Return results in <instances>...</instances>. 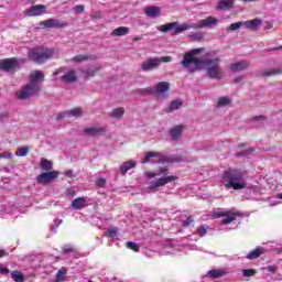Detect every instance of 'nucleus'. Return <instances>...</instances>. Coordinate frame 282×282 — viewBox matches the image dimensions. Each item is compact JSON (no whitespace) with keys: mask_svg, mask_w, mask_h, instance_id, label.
Here are the masks:
<instances>
[{"mask_svg":"<svg viewBox=\"0 0 282 282\" xmlns=\"http://www.w3.org/2000/svg\"><path fill=\"white\" fill-rule=\"evenodd\" d=\"M3 257V250H0V258Z\"/></svg>","mask_w":282,"mask_h":282,"instance_id":"nucleus-60","label":"nucleus"},{"mask_svg":"<svg viewBox=\"0 0 282 282\" xmlns=\"http://www.w3.org/2000/svg\"><path fill=\"white\" fill-rule=\"evenodd\" d=\"M73 12L75 14H83V12H85V6H83V4L75 6L73 8Z\"/></svg>","mask_w":282,"mask_h":282,"instance_id":"nucleus-42","label":"nucleus"},{"mask_svg":"<svg viewBox=\"0 0 282 282\" xmlns=\"http://www.w3.org/2000/svg\"><path fill=\"white\" fill-rule=\"evenodd\" d=\"M243 276H254L257 274V271L254 269H245L242 270Z\"/></svg>","mask_w":282,"mask_h":282,"instance_id":"nucleus-45","label":"nucleus"},{"mask_svg":"<svg viewBox=\"0 0 282 282\" xmlns=\"http://www.w3.org/2000/svg\"><path fill=\"white\" fill-rule=\"evenodd\" d=\"M29 151L30 150L28 148H19L18 151L15 152V155H18V158H25Z\"/></svg>","mask_w":282,"mask_h":282,"instance_id":"nucleus-38","label":"nucleus"},{"mask_svg":"<svg viewBox=\"0 0 282 282\" xmlns=\"http://www.w3.org/2000/svg\"><path fill=\"white\" fill-rule=\"evenodd\" d=\"M133 41H140V37L137 36V37L133 39Z\"/></svg>","mask_w":282,"mask_h":282,"instance_id":"nucleus-61","label":"nucleus"},{"mask_svg":"<svg viewBox=\"0 0 282 282\" xmlns=\"http://www.w3.org/2000/svg\"><path fill=\"white\" fill-rule=\"evenodd\" d=\"M53 76H58V70L54 72Z\"/></svg>","mask_w":282,"mask_h":282,"instance_id":"nucleus-59","label":"nucleus"},{"mask_svg":"<svg viewBox=\"0 0 282 282\" xmlns=\"http://www.w3.org/2000/svg\"><path fill=\"white\" fill-rule=\"evenodd\" d=\"M65 274H67V271L65 269H61L56 274V282L65 281Z\"/></svg>","mask_w":282,"mask_h":282,"instance_id":"nucleus-37","label":"nucleus"},{"mask_svg":"<svg viewBox=\"0 0 282 282\" xmlns=\"http://www.w3.org/2000/svg\"><path fill=\"white\" fill-rule=\"evenodd\" d=\"M108 237H110V239H117L118 238V228L113 227V228L109 229Z\"/></svg>","mask_w":282,"mask_h":282,"instance_id":"nucleus-41","label":"nucleus"},{"mask_svg":"<svg viewBox=\"0 0 282 282\" xmlns=\"http://www.w3.org/2000/svg\"><path fill=\"white\" fill-rule=\"evenodd\" d=\"M14 67H17V58H9L0 62V69L3 72H12Z\"/></svg>","mask_w":282,"mask_h":282,"instance_id":"nucleus-16","label":"nucleus"},{"mask_svg":"<svg viewBox=\"0 0 282 282\" xmlns=\"http://www.w3.org/2000/svg\"><path fill=\"white\" fill-rule=\"evenodd\" d=\"M67 116H73L74 118H80V116H83V108L78 107V108H74L72 110L66 111Z\"/></svg>","mask_w":282,"mask_h":282,"instance_id":"nucleus-34","label":"nucleus"},{"mask_svg":"<svg viewBox=\"0 0 282 282\" xmlns=\"http://www.w3.org/2000/svg\"><path fill=\"white\" fill-rule=\"evenodd\" d=\"M1 158H12V153L9 154H2Z\"/></svg>","mask_w":282,"mask_h":282,"instance_id":"nucleus-57","label":"nucleus"},{"mask_svg":"<svg viewBox=\"0 0 282 282\" xmlns=\"http://www.w3.org/2000/svg\"><path fill=\"white\" fill-rule=\"evenodd\" d=\"M279 74H282L281 68H271L269 70L262 72V76H276Z\"/></svg>","mask_w":282,"mask_h":282,"instance_id":"nucleus-35","label":"nucleus"},{"mask_svg":"<svg viewBox=\"0 0 282 282\" xmlns=\"http://www.w3.org/2000/svg\"><path fill=\"white\" fill-rule=\"evenodd\" d=\"M173 57L163 56V57H150L141 64L142 72H153V69H158L162 63H171Z\"/></svg>","mask_w":282,"mask_h":282,"instance_id":"nucleus-7","label":"nucleus"},{"mask_svg":"<svg viewBox=\"0 0 282 282\" xmlns=\"http://www.w3.org/2000/svg\"><path fill=\"white\" fill-rule=\"evenodd\" d=\"M191 39H193V41H202L204 40V33H192Z\"/></svg>","mask_w":282,"mask_h":282,"instance_id":"nucleus-46","label":"nucleus"},{"mask_svg":"<svg viewBox=\"0 0 282 282\" xmlns=\"http://www.w3.org/2000/svg\"><path fill=\"white\" fill-rule=\"evenodd\" d=\"M241 25H243V22L231 23L228 26V30L231 31V32H235V30H239L241 28Z\"/></svg>","mask_w":282,"mask_h":282,"instance_id":"nucleus-43","label":"nucleus"},{"mask_svg":"<svg viewBox=\"0 0 282 282\" xmlns=\"http://www.w3.org/2000/svg\"><path fill=\"white\" fill-rule=\"evenodd\" d=\"M67 117H68L67 111L61 112V113H58V115L55 117V120L61 121V120H63V119H65V118H67Z\"/></svg>","mask_w":282,"mask_h":282,"instance_id":"nucleus-50","label":"nucleus"},{"mask_svg":"<svg viewBox=\"0 0 282 282\" xmlns=\"http://www.w3.org/2000/svg\"><path fill=\"white\" fill-rule=\"evenodd\" d=\"M279 198L282 199V194H279Z\"/></svg>","mask_w":282,"mask_h":282,"instance_id":"nucleus-63","label":"nucleus"},{"mask_svg":"<svg viewBox=\"0 0 282 282\" xmlns=\"http://www.w3.org/2000/svg\"><path fill=\"white\" fill-rule=\"evenodd\" d=\"M268 272H276V267L269 265L267 267Z\"/></svg>","mask_w":282,"mask_h":282,"instance_id":"nucleus-53","label":"nucleus"},{"mask_svg":"<svg viewBox=\"0 0 282 282\" xmlns=\"http://www.w3.org/2000/svg\"><path fill=\"white\" fill-rule=\"evenodd\" d=\"M43 78H45V75L41 70L31 73L30 83L17 93V98H19V100H28L31 96L39 94V91H41L39 80H43Z\"/></svg>","mask_w":282,"mask_h":282,"instance_id":"nucleus-4","label":"nucleus"},{"mask_svg":"<svg viewBox=\"0 0 282 282\" xmlns=\"http://www.w3.org/2000/svg\"><path fill=\"white\" fill-rule=\"evenodd\" d=\"M47 7L44 4H35L25 11L28 17H41L45 14Z\"/></svg>","mask_w":282,"mask_h":282,"instance_id":"nucleus-11","label":"nucleus"},{"mask_svg":"<svg viewBox=\"0 0 282 282\" xmlns=\"http://www.w3.org/2000/svg\"><path fill=\"white\" fill-rule=\"evenodd\" d=\"M253 120L256 122H260L261 124H263V120H265V117L263 116H258V117H254Z\"/></svg>","mask_w":282,"mask_h":282,"instance_id":"nucleus-52","label":"nucleus"},{"mask_svg":"<svg viewBox=\"0 0 282 282\" xmlns=\"http://www.w3.org/2000/svg\"><path fill=\"white\" fill-rule=\"evenodd\" d=\"M84 61H89V57L86 55H76L73 57V63H83Z\"/></svg>","mask_w":282,"mask_h":282,"instance_id":"nucleus-39","label":"nucleus"},{"mask_svg":"<svg viewBox=\"0 0 282 282\" xmlns=\"http://www.w3.org/2000/svg\"><path fill=\"white\" fill-rule=\"evenodd\" d=\"M213 217L219 219V217H225L221 221L224 226H228V224H232L235 219H237V214L228 210L220 209L219 212H214Z\"/></svg>","mask_w":282,"mask_h":282,"instance_id":"nucleus-9","label":"nucleus"},{"mask_svg":"<svg viewBox=\"0 0 282 282\" xmlns=\"http://www.w3.org/2000/svg\"><path fill=\"white\" fill-rule=\"evenodd\" d=\"M234 80L235 83H241V80H243V76H238Z\"/></svg>","mask_w":282,"mask_h":282,"instance_id":"nucleus-54","label":"nucleus"},{"mask_svg":"<svg viewBox=\"0 0 282 282\" xmlns=\"http://www.w3.org/2000/svg\"><path fill=\"white\" fill-rule=\"evenodd\" d=\"M248 67H250V62L248 61H240L229 65V69L236 74L239 72H246Z\"/></svg>","mask_w":282,"mask_h":282,"instance_id":"nucleus-13","label":"nucleus"},{"mask_svg":"<svg viewBox=\"0 0 282 282\" xmlns=\"http://www.w3.org/2000/svg\"><path fill=\"white\" fill-rule=\"evenodd\" d=\"M98 72H100V66L82 70V74H84L86 78H91L93 76H96V73Z\"/></svg>","mask_w":282,"mask_h":282,"instance_id":"nucleus-31","label":"nucleus"},{"mask_svg":"<svg viewBox=\"0 0 282 282\" xmlns=\"http://www.w3.org/2000/svg\"><path fill=\"white\" fill-rule=\"evenodd\" d=\"M205 52L204 47L194 48L184 54L183 59L181 61V65H183L184 69L189 74L197 72L199 69H206L207 76L213 78L214 80H221L224 78V70L219 67V63H221V58L213 57L199 59V54Z\"/></svg>","mask_w":282,"mask_h":282,"instance_id":"nucleus-1","label":"nucleus"},{"mask_svg":"<svg viewBox=\"0 0 282 282\" xmlns=\"http://www.w3.org/2000/svg\"><path fill=\"white\" fill-rule=\"evenodd\" d=\"M219 23V20L214 17H208L207 19L200 20L197 23H183L176 29V32H186V30H202V28H215Z\"/></svg>","mask_w":282,"mask_h":282,"instance_id":"nucleus-6","label":"nucleus"},{"mask_svg":"<svg viewBox=\"0 0 282 282\" xmlns=\"http://www.w3.org/2000/svg\"><path fill=\"white\" fill-rule=\"evenodd\" d=\"M162 156L158 152H147L145 156L141 161L142 164H155V162H160Z\"/></svg>","mask_w":282,"mask_h":282,"instance_id":"nucleus-14","label":"nucleus"},{"mask_svg":"<svg viewBox=\"0 0 282 282\" xmlns=\"http://www.w3.org/2000/svg\"><path fill=\"white\" fill-rule=\"evenodd\" d=\"M162 10L160 7H147L145 8V14L147 17H150V19H158L160 17Z\"/></svg>","mask_w":282,"mask_h":282,"instance_id":"nucleus-21","label":"nucleus"},{"mask_svg":"<svg viewBox=\"0 0 282 282\" xmlns=\"http://www.w3.org/2000/svg\"><path fill=\"white\" fill-rule=\"evenodd\" d=\"M96 185L99 186V188H105L107 185V180L100 177L96 180Z\"/></svg>","mask_w":282,"mask_h":282,"instance_id":"nucleus-47","label":"nucleus"},{"mask_svg":"<svg viewBox=\"0 0 282 282\" xmlns=\"http://www.w3.org/2000/svg\"><path fill=\"white\" fill-rule=\"evenodd\" d=\"M182 107V100L175 99L172 100L170 106L165 109L166 113H173V111H177Z\"/></svg>","mask_w":282,"mask_h":282,"instance_id":"nucleus-27","label":"nucleus"},{"mask_svg":"<svg viewBox=\"0 0 282 282\" xmlns=\"http://www.w3.org/2000/svg\"><path fill=\"white\" fill-rule=\"evenodd\" d=\"M127 248H129L130 250H133L134 252H139L140 251V246H138V243L135 242H127Z\"/></svg>","mask_w":282,"mask_h":282,"instance_id":"nucleus-40","label":"nucleus"},{"mask_svg":"<svg viewBox=\"0 0 282 282\" xmlns=\"http://www.w3.org/2000/svg\"><path fill=\"white\" fill-rule=\"evenodd\" d=\"M105 133V128L101 127H88L84 129V135H91L94 138L102 135Z\"/></svg>","mask_w":282,"mask_h":282,"instance_id":"nucleus-17","label":"nucleus"},{"mask_svg":"<svg viewBox=\"0 0 282 282\" xmlns=\"http://www.w3.org/2000/svg\"><path fill=\"white\" fill-rule=\"evenodd\" d=\"M171 89V85L167 82H160L155 88H145L142 90L143 94H155L158 98H164L166 91Z\"/></svg>","mask_w":282,"mask_h":282,"instance_id":"nucleus-8","label":"nucleus"},{"mask_svg":"<svg viewBox=\"0 0 282 282\" xmlns=\"http://www.w3.org/2000/svg\"><path fill=\"white\" fill-rule=\"evenodd\" d=\"M40 166L42 171H52L54 163L47 159H41Z\"/></svg>","mask_w":282,"mask_h":282,"instance_id":"nucleus-30","label":"nucleus"},{"mask_svg":"<svg viewBox=\"0 0 282 282\" xmlns=\"http://www.w3.org/2000/svg\"><path fill=\"white\" fill-rule=\"evenodd\" d=\"M263 252H265V249H263V247H258L257 249L252 250L247 254V259H249L250 261L259 259V257H261Z\"/></svg>","mask_w":282,"mask_h":282,"instance_id":"nucleus-24","label":"nucleus"},{"mask_svg":"<svg viewBox=\"0 0 282 282\" xmlns=\"http://www.w3.org/2000/svg\"><path fill=\"white\" fill-rule=\"evenodd\" d=\"M220 182L225 188H232L234 191H243L248 186L246 172L237 169L226 170L221 175Z\"/></svg>","mask_w":282,"mask_h":282,"instance_id":"nucleus-3","label":"nucleus"},{"mask_svg":"<svg viewBox=\"0 0 282 282\" xmlns=\"http://www.w3.org/2000/svg\"><path fill=\"white\" fill-rule=\"evenodd\" d=\"M131 169H135V161H127V162H123L120 166V173H122V175H126V173L128 171H131Z\"/></svg>","mask_w":282,"mask_h":282,"instance_id":"nucleus-26","label":"nucleus"},{"mask_svg":"<svg viewBox=\"0 0 282 282\" xmlns=\"http://www.w3.org/2000/svg\"><path fill=\"white\" fill-rule=\"evenodd\" d=\"M62 250H63V254H74V253H76V248H74L72 245H64Z\"/></svg>","mask_w":282,"mask_h":282,"instance_id":"nucleus-36","label":"nucleus"},{"mask_svg":"<svg viewBox=\"0 0 282 282\" xmlns=\"http://www.w3.org/2000/svg\"><path fill=\"white\" fill-rule=\"evenodd\" d=\"M242 25L247 28L248 30H259V26L261 25V19H253L242 22Z\"/></svg>","mask_w":282,"mask_h":282,"instance_id":"nucleus-22","label":"nucleus"},{"mask_svg":"<svg viewBox=\"0 0 282 282\" xmlns=\"http://www.w3.org/2000/svg\"><path fill=\"white\" fill-rule=\"evenodd\" d=\"M272 50H273V51H274V50H282V46H280V47H275V48H272Z\"/></svg>","mask_w":282,"mask_h":282,"instance_id":"nucleus-62","label":"nucleus"},{"mask_svg":"<svg viewBox=\"0 0 282 282\" xmlns=\"http://www.w3.org/2000/svg\"><path fill=\"white\" fill-rule=\"evenodd\" d=\"M241 1H243L245 3H252V2H254L257 0H241Z\"/></svg>","mask_w":282,"mask_h":282,"instance_id":"nucleus-58","label":"nucleus"},{"mask_svg":"<svg viewBox=\"0 0 282 282\" xmlns=\"http://www.w3.org/2000/svg\"><path fill=\"white\" fill-rule=\"evenodd\" d=\"M91 17L93 19H100V12H96Z\"/></svg>","mask_w":282,"mask_h":282,"instance_id":"nucleus-56","label":"nucleus"},{"mask_svg":"<svg viewBox=\"0 0 282 282\" xmlns=\"http://www.w3.org/2000/svg\"><path fill=\"white\" fill-rule=\"evenodd\" d=\"M70 206L75 210H83L87 206V199L85 197H77L72 202Z\"/></svg>","mask_w":282,"mask_h":282,"instance_id":"nucleus-20","label":"nucleus"},{"mask_svg":"<svg viewBox=\"0 0 282 282\" xmlns=\"http://www.w3.org/2000/svg\"><path fill=\"white\" fill-rule=\"evenodd\" d=\"M225 274H226V271L224 269H214L207 272V276H209V279H219Z\"/></svg>","mask_w":282,"mask_h":282,"instance_id":"nucleus-28","label":"nucleus"},{"mask_svg":"<svg viewBox=\"0 0 282 282\" xmlns=\"http://www.w3.org/2000/svg\"><path fill=\"white\" fill-rule=\"evenodd\" d=\"M182 133H184L183 124L174 126L169 130L172 142H177L182 138Z\"/></svg>","mask_w":282,"mask_h":282,"instance_id":"nucleus-12","label":"nucleus"},{"mask_svg":"<svg viewBox=\"0 0 282 282\" xmlns=\"http://www.w3.org/2000/svg\"><path fill=\"white\" fill-rule=\"evenodd\" d=\"M73 173H74V171L68 170V171L65 172V175H66L67 177H72Z\"/></svg>","mask_w":282,"mask_h":282,"instance_id":"nucleus-55","label":"nucleus"},{"mask_svg":"<svg viewBox=\"0 0 282 282\" xmlns=\"http://www.w3.org/2000/svg\"><path fill=\"white\" fill-rule=\"evenodd\" d=\"M112 36H127L129 34V28L127 26H119L112 31Z\"/></svg>","mask_w":282,"mask_h":282,"instance_id":"nucleus-29","label":"nucleus"},{"mask_svg":"<svg viewBox=\"0 0 282 282\" xmlns=\"http://www.w3.org/2000/svg\"><path fill=\"white\" fill-rule=\"evenodd\" d=\"M110 118H113L115 120H122V116H124V108L118 107L112 109L111 112H109Z\"/></svg>","mask_w":282,"mask_h":282,"instance_id":"nucleus-25","label":"nucleus"},{"mask_svg":"<svg viewBox=\"0 0 282 282\" xmlns=\"http://www.w3.org/2000/svg\"><path fill=\"white\" fill-rule=\"evenodd\" d=\"M193 221H194L193 216H189V217L186 218V220L183 221V226L185 228H188V227L193 226Z\"/></svg>","mask_w":282,"mask_h":282,"instance_id":"nucleus-48","label":"nucleus"},{"mask_svg":"<svg viewBox=\"0 0 282 282\" xmlns=\"http://www.w3.org/2000/svg\"><path fill=\"white\" fill-rule=\"evenodd\" d=\"M208 229H209V227L206 225L198 227L197 232H198L199 237H204V235H206V232H208Z\"/></svg>","mask_w":282,"mask_h":282,"instance_id":"nucleus-44","label":"nucleus"},{"mask_svg":"<svg viewBox=\"0 0 282 282\" xmlns=\"http://www.w3.org/2000/svg\"><path fill=\"white\" fill-rule=\"evenodd\" d=\"M177 28H180L177 22H172V23H167V24H163L161 26L158 28V30H160V32H171V30H174V33L176 34H182V32H177Z\"/></svg>","mask_w":282,"mask_h":282,"instance_id":"nucleus-19","label":"nucleus"},{"mask_svg":"<svg viewBox=\"0 0 282 282\" xmlns=\"http://www.w3.org/2000/svg\"><path fill=\"white\" fill-rule=\"evenodd\" d=\"M232 8H235V0H219L216 10L225 12L226 10H230Z\"/></svg>","mask_w":282,"mask_h":282,"instance_id":"nucleus-18","label":"nucleus"},{"mask_svg":"<svg viewBox=\"0 0 282 282\" xmlns=\"http://www.w3.org/2000/svg\"><path fill=\"white\" fill-rule=\"evenodd\" d=\"M11 279H13L14 282H24L25 276H23V273L19 271L11 272Z\"/></svg>","mask_w":282,"mask_h":282,"instance_id":"nucleus-33","label":"nucleus"},{"mask_svg":"<svg viewBox=\"0 0 282 282\" xmlns=\"http://www.w3.org/2000/svg\"><path fill=\"white\" fill-rule=\"evenodd\" d=\"M41 25L44 28H67V22H61L56 19H48L46 21H42Z\"/></svg>","mask_w":282,"mask_h":282,"instance_id":"nucleus-15","label":"nucleus"},{"mask_svg":"<svg viewBox=\"0 0 282 282\" xmlns=\"http://www.w3.org/2000/svg\"><path fill=\"white\" fill-rule=\"evenodd\" d=\"M28 56L33 63L42 65V63L50 61L54 56V48H47L45 46L33 47L29 50Z\"/></svg>","mask_w":282,"mask_h":282,"instance_id":"nucleus-5","label":"nucleus"},{"mask_svg":"<svg viewBox=\"0 0 282 282\" xmlns=\"http://www.w3.org/2000/svg\"><path fill=\"white\" fill-rule=\"evenodd\" d=\"M56 177H58V172L56 171L44 172L36 177V182L37 184H50V182H54Z\"/></svg>","mask_w":282,"mask_h":282,"instance_id":"nucleus-10","label":"nucleus"},{"mask_svg":"<svg viewBox=\"0 0 282 282\" xmlns=\"http://www.w3.org/2000/svg\"><path fill=\"white\" fill-rule=\"evenodd\" d=\"M61 80H62L63 83H76V80H77L76 72H74V70H68L67 73H65V74L62 76Z\"/></svg>","mask_w":282,"mask_h":282,"instance_id":"nucleus-23","label":"nucleus"},{"mask_svg":"<svg viewBox=\"0 0 282 282\" xmlns=\"http://www.w3.org/2000/svg\"><path fill=\"white\" fill-rule=\"evenodd\" d=\"M279 253H281L282 252V250H280V251H278Z\"/></svg>","mask_w":282,"mask_h":282,"instance_id":"nucleus-64","label":"nucleus"},{"mask_svg":"<svg viewBox=\"0 0 282 282\" xmlns=\"http://www.w3.org/2000/svg\"><path fill=\"white\" fill-rule=\"evenodd\" d=\"M231 100L232 99L230 97H220V98H218L217 107L218 108L228 107V105H230Z\"/></svg>","mask_w":282,"mask_h":282,"instance_id":"nucleus-32","label":"nucleus"},{"mask_svg":"<svg viewBox=\"0 0 282 282\" xmlns=\"http://www.w3.org/2000/svg\"><path fill=\"white\" fill-rule=\"evenodd\" d=\"M0 274L2 275L10 274V270L6 268L2 263H0Z\"/></svg>","mask_w":282,"mask_h":282,"instance_id":"nucleus-49","label":"nucleus"},{"mask_svg":"<svg viewBox=\"0 0 282 282\" xmlns=\"http://www.w3.org/2000/svg\"><path fill=\"white\" fill-rule=\"evenodd\" d=\"M145 175L149 184L148 191H151L152 193H158L160 188H163L166 184H171V182L177 180V176L169 175V169L166 167H159L154 173L145 172Z\"/></svg>","mask_w":282,"mask_h":282,"instance_id":"nucleus-2","label":"nucleus"},{"mask_svg":"<svg viewBox=\"0 0 282 282\" xmlns=\"http://www.w3.org/2000/svg\"><path fill=\"white\" fill-rule=\"evenodd\" d=\"M254 152V149H251L249 152L248 151H245V152H238L237 153V158H241L243 155H250V153H253Z\"/></svg>","mask_w":282,"mask_h":282,"instance_id":"nucleus-51","label":"nucleus"}]
</instances>
